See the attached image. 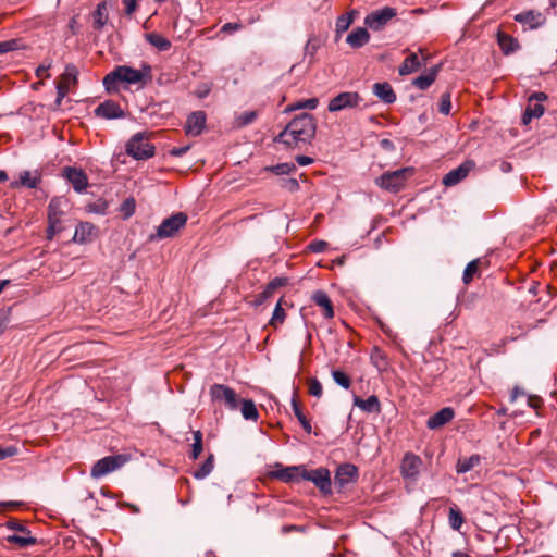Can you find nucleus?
I'll use <instances>...</instances> for the list:
<instances>
[{"instance_id": "nucleus-1", "label": "nucleus", "mask_w": 557, "mask_h": 557, "mask_svg": "<svg viewBox=\"0 0 557 557\" xmlns=\"http://www.w3.org/2000/svg\"><path fill=\"white\" fill-rule=\"evenodd\" d=\"M315 129L314 117L309 113H302L285 126L275 137V141L285 145L287 148H295L300 144H309L314 138Z\"/></svg>"}, {"instance_id": "nucleus-2", "label": "nucleus", "mask_w": 557, "mask_h": 557, "mask_svg": "<svg viewBox=\"0 0 557 557\" xmlns=\"http://www.w3.org/2000/svg\"><path fill=\"white\" fill-rule=\"evenodd\" d=\"M144 79L140 70L127 65H119L103 78V85L108 91H115L120 83L138 84Z\"/></svg>"}, {"instance_id": "nucleus-3", "label": "nucleus", "mask_w": 557, "mask_h": 557, "mask_svg": "<svg viewBox=\"0 0 557 557\" xmlns=\"http://www.w3.org/2000/svg\"><path fill=\"white\" fill-rule=\"evenodd\" d=\"M412 173V168H401L395 171H387L375 178V184L388 193H398L405 187Z\"/></svg>"}, {"instance_id": "nucleus-4", "label": "nucleus", "mask_w": 557, "mask_h": 557, "mask_svg": "<svg viewBox=\"0 0 557 557\" xmlns=\"http://www.w3.org/2000/svg\"><path fill=\"white\" fill-rule=\"evenodd\" d=\"M187 219V214L184 212L172 214L161 222L156 233L149 236V240L156 242L175 236L186 225Z\"/></svg>"}, {"instance_id": "nucleus-5", "label": "nucleus", "mask_w": 557, "mask_h": 557, "mask_svg": "<svg viewBox=\"0 0 557 557\" xmlns=\"http://www.w3.org/2000/svg\"><path fill=\"white\" fill-rule=\"evenodd\" d=\"M210 400L213 404L224 406L230 411L239 409V397L230 386L214 383L209 388Z\"/></svg>"}, {"instance_id": "nucleus-6", "label": "nucleus", "mask_w": 557, "mask_h": 557, "mask_svg": "<svg viewBox=\"0 0 557 557\" xmlns=\"http://www.w3.org/2000/svg\"><path fill=\"white\" fill-rule=\"evenodd\" d=\"M126 152L135 160H145L153 157L154 146L144 133H137L126 144Z\"/></svg>"}, {"instance_id": "nucleus-7", "label": "nucleus", "mask_w": 557, "mask_h": 557, "mask_svg": "<svg viewBox=\"0 0 557 557\" xmlns=\"http://www.w3.org/2000/svg\"><path fill=\"white\" fill-rule=\"evenodd\" d=\"M127 460L125 455L107 456L92 466L90 474L94 479L102 478L123 467Z\"/></svg>"}, {"instance_id": "nucleus-8", "label": "nucleus", "mask_w": 557, "mask_h": 557, "mask_svg": "<svg viewBox=\"0 0 557 557\" xmlns=\"http://www.w3.org/2000/svg\"><path fill=\"white\" fill-rule=\"evenodd\" d=\"M302 480L312 482L324 495L332 493L331 473L325 468L321 467L310 471L305 468Z\"/></svg>"}, {"instance_id": "nucleus-9", "label": "nucleus", "mask_w": 557, "mask_h": 557, "mask_svg": "<svg viewBox=\"0 0 557 557\" xmlns=\"http://www.w3.org/2000/svg\"><path fill=\"white\" fill-rule=\"evenodd\" d=\"M546 99L547 95L545 92H534L529 97L521 119L523 125H528L533 119H539L544 114L545 108L542 102Z\"/></svg>"}, {"instance_id": "nucleus-10", "label": "nucleus", "mask_w": 557, "mask_h": 557, "mask_svg": "<svg viewBox=\"0 0 557 557\" xmlns=\"http://www.w3.org/2000/svg\"><path fill=\"white\" fill-rule=\"evenodd\" d=\"M397 12L394 8L385 7L368 14L364 24L372 30L377 32L384 28L389 21L396 16Z\"/></svg>"}, {"instance_id": "nucleus-11", "label": "nucleus", "mask_w": 557, "mask_h": 557, "mask_svg": "<svg viewBox=\"0 0 557 557\" xmlns=\"http://www.w3.org/2000/svg\"><path fill=\"white\" fill-rule=\"evenodd\" d=\"M361 101V97L358 92L344 91L332 98L329 102V111L337 112L345 109L355 108Z\"/></svg>"}, {"instance_id": "nucleus-12", "label": "nucleus", "mask_w": 557, "mask_h": 557, "mask_svg": "<svg viewBox=\"0 0 557 557\" xmlns=\"http://www.w3.org/2000/svg\"><path fill=\"white\" fill-rule=\"evenodd\" d=\"M359 476L358 468L351 463H342L337 467L334 478V484L338 490L357 481Z\"/></svg>"}, {"instance_id": "nucleus-13", "label": "nucleus", "mask_w": 557, "mask_h": 557, "mask_svg": "<svg viewBox=\"0 0 557 557\" xmlns=\"http://www.w3.org/2000/svg\"><path fill=\"white\" fill-rule=\"evenodd\" d=\"M475 163L472 160H467L458 168L449 171L442 180L445 186H455L467 177L469 172L474 169Z\"/></svg>"}, {"instance_id": "nucleus-14", "label": "nucleus", "mask_w": 557, "mask_h": 557, "mask_svg": "<svg viewBox=\"0 0 557 557\" xmlns=\"http://www.w3.org/2000/svg\"><path fill=\"white\" fill-rule=\"evenodd\" d=\"M64 177L72 184L73 188L77 193L85 191L88 185V177L86 173L76 168L66 166L63 169Z\"/></svg>"}, {"instance_id": "nucleus-15", "label": "nucleus", "mask_w": 557, "mask_h": 557, "mask_svg": "<svg viewBox=\"0 0 557 557\" xmlns=\"http://www.w3.org/2000/svg\"><path fill=\"white\" fill-rule=\"evenodd\" d=\"M305 466L278 467L272 472V476L284 482H298L304 476Z\"/></svg>"}, {"instance_id": "nucleus-16", "label": "nucleus", "mask_w": 557, "mask_h": 557, "mask_svg": "<svg viewBox=\"0 0 557 557\" xmlns=\"http://www.w3.org/2000/svg\"><path fill=\"white\" fill-rule=\"evenodd\" d=\"M95 114L99 117H103V119H108V120L121 119V117H124V115H125V113H124L123 109L120 107V104H117L116 102H114L112 100H107V101L100 103L95 109Z\"/></svg>"}, {"instance_id": "nucleus-17", "label": "nucleus", "mask_w": 557, "mask_h": 557, "mask_svg": "<svg viewBox=\"0 0 557 557\" xmlns=\"http://www.w3.org/2000/svg\"><path fill=\"white\" fill-rule=\"evenodd\" d=\"M422 460L419 456L407 453L401 462V474L404 478L416 479L419 474Z\"/></svg>"}, {"instance_id": "nucleus-18", "label": "nucleus", "mask_w": 557, "mask_h": 557, "mask_svg": "<svg viewBox=\"0 0 557 557\" xmlns=\"http://www.w3.org/2000/svg\"><path fill=\"white\" fill-rule=\"evenodd\" d=\"M206 125V114L202 111L193 112L186 121L185 132L187 135L198 136Z\"/></svg>"}, {"instance_id": "nucleus-19", "label": "nucleus", "mask_w": 557, "mask_h": 557, "mask_svg": "<svg viewBox=\"0 0 557 557\" xmlns=\"http://www.w3.org/2000/svg\"><path fill=\"white\" fill-rule=\"evenodd\" d=\"M455 417V411L450 407L442 408L440 411L431 416L426 421L430 430H436L450 422Z\"/></svg>"}, {"instance_id": "nucleus-20", "label": "nucleus", "mask_w": 557, "mask_h": 557, "mask_svg": "<svg viewBox=\"0 0 557 557\" xmlns=\"http://www.w3.org/2000/svg\"><path fill=\"white\" fill-rule=\"evenodd\" d=\"M78 77V69L76 65L70 63L65 66L64 72L60 76V79L57 83V88H63L65 91L70 92L71 88L76 86Z\"/></svg>"}, {"instance_id": "nucleus-21", "label": "nucleus", "mask_w": 557, "mask_h": 557, "mask_svg": "<svg viewBox=\"0 0 557 557\" xmlns=\"http://www.w3.org/2000/svg\"><path fill=\"white\" fill-rule=\"evenodd\" d=\"M96 236V227L89 222H81L75 228L73 242L77 244L90 243Z\"/></svg>"}, {"instance_id": "nucleus-22", "label": "nucleus", "mask_w": 557, "mask_h": 557, "mask_svg": "<svg viewBox=\"0 0 557 557\" xmlns=\"http://www.w3.org/2000/svg\"><path fill=\"white\" fill-rule=\"evenodd\" d=\"M312 301L323 309V317L332 319L334 317V308L329 295L321 289L315 290L311 296Z\"/></svg>"}, {"instance_id": "nucleus-23", "label": "nucleus", "mask_w": 557, "mask_h": 557, "mask_svg": "<svg viewBox=\"0 0 557 557\" xmlns=\"http://www.w3.org/2000/svg\"><path fill=\"white\" fill-rule=\"evenodd\" d=\"M515 20L530 29L542 26L545 22V17L542 13L535 11L521 12L516 15Z\"/></svg>"}, {"instance_id": "nucleus-24", "label": "nucleus", "mask_w": 557, "mask_h": 557, "mask_svg": "<svg viewBox=\"0 0 557 557\" xmlns=\"http://www.w3.org/2000/svg\"><path fill=\"white\" fill-rule=\"evenodd\" d=\"M373 94L384 103L391 104L396 101V94L387 82L375 83L372 87Z\"/></svg>"}, {"instance_id": "nucleus-25", "label": "nucleus", "mask_w": 557, "mask_h": 557, "mask_svg": "<svg viewBox=\"0 0 557 557\" xmlns=\"http://www.w3.org/2000/svg\"><path fill=\"white\" fill-rule=\"evenodd\" d=\"M354 406L358 407L364 412L368 413H380L381 412V403L375 395L369 396L367 399H362L359 396L354 397Z\"/></svg>"}, {"instance_id": "nucleus-26", "label": "nucleus", "mask_w": 557, "mask_h": 557, "mask_svg": "<svg viewBox=\"0 0 557 557\" xmlns=\"http://www.w3.org/2000/svg\"><path fill=\"white\" fill-rule=\"evenodd\" d=\"M440 66L435 65L429 70L428 73L421 74L413 79L412 85L420 90H426L436 79Z\"/></svg>"}, {"instance_id": "nucleus-27", "label": "nucleus", "mask_w": 557, "mask_h": 557, "mask_svg": "<svg viewBox=\"0 0 557 557\" xmlns=\"http://www.w3.org/2000/svg\"><path fill=\"white\" fill-rule=\"evenodd\" d=\"M41 181V176L39 173L33 174L30 171H23L20 174V181L11 183V187L17 188L20 186L28 187V188H37L38 184Z\"/></svg>"}, {"instance_id": "nucleus-28", "label": "nucleus", "mask_w": 557, "mask_h": 557, "mask_svg": "<svg viewBox=\"0 0 557 557\" xmlns=\"http://www.w3.org/2000/svg\"><path fill=\"white\" fill-rule=\"evenodd\" d=\"M369 39L370 35L367 28L358 27L347 36L346 41L352 48H360L364 46Z\"/></svg>"}, {"instance_id": "nucleus-29", "label": "nucleus", "mask_w": 557, "mask_h": 557, "mask_svg": "<svg viewBox=\"0 0 557 557\" xmlns=\"http://www.w3.org/2000/svg\"><path fill=\"white\" fill-rule=\"evenodd\" d=\"M145 39L158 51H168L172 47L171 41L166 37L156 32L145 34Z\"/></svg>"}, {"instance_id": "nucleus-30", "label": "nucleus", "mask_w": 557, "mask_h": 557, "mask_svg": "<svg viewBox=\"0 0 557 557\" xmlns=\"http://www.w3.org/2000/svg\"><path fill=\"white\" fill-rule=\"evenodd\" d=\"M239 408L244 419L251 420L253 422L258 421L259 412L252 399H239Z\"/></svg>"}, {"instance_id": "nucleus-31", "label": "nucleus", "mask_w": 557, "mask_h": 557, "mask_svg": "<svg viewBox=\"0 0 557 557\" xmlns=\"http://www.w3.org/2000/svg\"><path fill=\"white\" fill-rule=\"evenodd\" d=\"M421 67V62L417 53H410L399 66V74L401 76L411 74Z\"/></svg>"}, {"instance_id": "nucleus-32", "label": "nucleus", "mask_w": 557, "mask_h": 557, "mask_svg": "<svg viewBox=\"0 0 557 557\" xmlns=\"http://www.w3.org/2000/svg\"><path fill=\"white\" fill-rule=\"evenodd\" d=\"M481 462V456L478 454H474L467 458H460L457 461L456 465V471L457 473H466L479 466Z\"/></svg>"}, {"instance_id": "nucleus-33", "label": "nucleus", "mask_w": 557, "mask_h": 557, "mask_svg": "<svg viewBox=\"0 0 557 557\" xmlns=\"http://www.w3.org/2000/svg\"><path fill=\"white\" fill-rule=\"evenodd\" d=\"M465 523V517L456 504H451L448 511V524L454 531H459Z\"/></svg>"}, {"instance_id": "nucleus-34", "label": "nucleus", "mask_w": 557, "mask_h": 557, "mask_svg": "<svg viewBox=\"0 0 557 557\" xmlns=\"http://www.w3.org/2000/svg\"><path fill=\"white\" fill-rule=\"evenodd\" d=\"M292 409H293L295 417L297 418V420L301 424L302 429L305 430V432L310 434L312 432L311 423L307 419V417L304 414V412L300 408V405L297 400L296 394H294V396L292 398Z\"/></svg>"}, {"instance_id": "nucleus-35", "label": "nucleus", "mask_w": 557, "mask_h": 557, "mask_svg": "<svg viewBox=\"0 0 557 557\" xmlns=\"http://www.w3.org/2000/svg\"><path fill=\"white\" fill-rule=\"evenodd\" d=\"M497 41L505 54H509L519 48V42L517 39L505 33L498 34Z\"/></svg>"}, {"instance_id": "nucleus-36", "label": "nucleus", "mask_w": 557, "mask_h": 557, "mask_svg": "<svg viewBox=\"0 0 557 557\" xmlns=\"http://www.w3.org/2000/svg\"><path fill=\"white\" fill-rule=\"evenodd\" d=\"M214 468V456L210 454L207 459L194 471L193 476L197 480H202L208 476Z\"/></svg>"}, {"instance_id": "nucleus-37", "label": "nucleus", "mask_w": 557, "mask_h": 557, "mask_svg": "<svg viewBox=\"0 0 557 557\" xmlns=\"http://www.w3.org/2000/svg\"><path fill=\"white\" fill-rule=\"evenodd\" d=\"M5 540L8 543L16 545L17 547H21V548L35 545L37 542V540L35 537L30 536V534L8 535Z\"/></svg>"}, {"instance_id": "nucleus-38", "label": "nucleus", "mask_w": 557, "mask_h": 557, "mask_svg": "<svg viewBox=\"0 0 557 557\" xmlns=\"http://www.w3.org/2000/svg\"><path fill=\"white\" fill-rule=\"evenodd\" d=\"M107 5L104 2H101L97 5L94 12V27L100 30L108 22V15L106 13Z\"/></svg>"}, {"instance_id": "nucleus-39", "label": "nucleus", "mask_w": 557, "mask_h": 557, "mask_svg": "<svg viewBox=\"0 0 557 557\" xmlns=\"http://www.w3.org/2000/svg\"><path fill=\"white\" fill-rule=\"evenodd\" d=\"M258 117L257 111H245L236 116L235 119V125L237 127H245L256 121Z\"/></svg>"}, {"instance_id": "nucleus-40", "label": "nucleus", "mask_w": 557, "mask_h": 557, "mask_svg": "<svg viewBox=\"0 0 557 557\" xmlns=\"http://www.w3.org/2000/svg\"><path fill=\"white\" fill-rule=\"evenodd\" d=\"M193 436H194V443L191 446V451H190L189 458L193 460H196L200 456L202 448H203L202 433L200 431H195L193 433Z\"/></svg>"}, {"instance_id": "nucleus-41", "label": "nucleus", "mask_w": 557, "mask_h": 557, "mask_svg": "<svg viewBox=\"0 0 557 557\" xmlns=\"http://www.w3.org/2000/svg\"><path fill=\"white\" fill-rule=\"evenodd\" d=\"M479 263L480 260L474 259L467 264L462 275V281L465 284H469L473 276L479 272Z\"/></svg>"}, {"instance_id": "nucleus-42", "label": "nucleus", "mask_w": 557, "mask_h": 557, "mask_svg": "<svg viewBox=\"0 0 557 557\" xmlns=\"http://www.w3.org/2000/svg\"><path fill=\"white\" fill-rule=\"evenodd\" d=\"M136 201L134 198L125 199L120 206V212L123 214L124 219L131 218L135 213Z\"/></svg>"}, {"instance_id": "nucleus-43", "label": "nucleus", "mask_w": 557, "mask_h": 557, "mask_svg": "<svg viewBox=\"0 0 557 557\" xmlns=\"http://www.w3.org/2000/svg\"><path fill=\"white\" fill-rule=\"evenodd\" d=\"M332 377L335 381V383L342 386L343 388L348 389L350 387L351 381L345 372L341 370H333Z\"/></svg>"}, {"instance_id": "nucleus-44", "label": "nucleus", "mask_w": 557, "mask_h": 557, "mask_svg": "<svg viewBox=\"0 0 557 557\" xmlns=\"http://www.w3.org/2000/svg\"><path fill=\"white\" fill-rule=\"evenodd\" d=\"M285 320V311L282 307L281 301H278L274 308L272 318L270 320V325L277 327V325L282 324Z\"/></svg>"}, {"instance_id": "nucleus-45", "label": "nucleus", "mask_w": 557, "mask_h": 557, "mask_svg": "<svg viewBox=\"0 0 557 557\" xmlns=\"http://www.w3.org/2000/svg\"><path fill=\"white\" fill-rule=\"evenodd\" d=\"M371 360H372V363L377 369L385 368L387 364L386 357H385L384 352L377 347L373 348V350L371 352Z\"/></svg>"}, {"instance_id": "nucleus-46", "label": "nucleus", "mask_w": 557, "mask_h": 557, "mask_svg": "<svg viewBox=\"0 0 557 557\" xmlns=\"http://www.w3.org/2000/svg\"><path fill=\"white\" fill-rule=\"evenodd\" d=\"M295 169H296V166L293 163H280L276 165L269 166L265 170H269L276 175H283V174L290 173Z\"/></svg>"}, {"instance_id": "nucleus-47", "label": "nucleus", "mask_w": 557, "mask_h": 557, "mask_svg": "<svg viewBox=\"0 0 557 557\" xmlns=\"http://www.w3.org/2000/svg\"><path fill=\"white\" fill-rule=\"evenodd\" d=\"M319 104L318 98H310L306 100L297 101L295 104L292 106V110H300V109H309L314 110Z\"/></svg>"}, {"instance_id": "nucleus-48", "label": "nucleus", "mask_w": 557, "mask_h": 557, "mask_svg": "<svg viewBox=\"0 0 557 557\" xmlns=\"http://www.w3.org/2000/svg\"><path fill=\"white\" fill-rule=\"evenodd\" d=\"M450 109H451L450 94L449 92H444L441 96V101H440V104H438V111L442 114H444V115H448L450 113Z\"/></svg>"}, {"instance_id": "nucleus-49", "label": "nucleus", "mask_w": 557, "mask_h": 557, "mask_svg": "<svg viewBox=\"0 0 557 557\" xmlns=\"http://www.w3.org/2000/svg\"><path fill=\"white\" fill-rule=\"evenodd\" d=\"M287 280L283 277H275L273 278L268 285L264 290L265 297L270 296L276 288L284 286L286 284Z\"/></svg>"}, {"instance_id": "nucleus-50", "label": "nucleus", "mask_w": 557, "mask_h": 557, "mask_svg": "<svg viewBox=\"0 0 557 557\" xmlns=\"http://www.w3.org/2000/svg\"><path fill=\"white\" fill-rule=\"evenodd\" d=\"M309 394L320 398L323 394L322 384L318 379H310L309 381Z\"/></svg>"}, {"instance_id": "nucleus-51", "label": "nucleus", "mask_w": 557, "mask_h": 557, "mask_svg": "<svg viewBox=\"0 0 557 557\" xmlns=\"http://www.w3.org/2000/svg\"><path fill=\"white\" fill-rule=\"evenodd\" d=\"M5 525L8 529L18 531L23 534H30V531L15 519L9 520Z\"/></svg>"}, {"instance_id": "nucleus-52", "label": "nucleus", "mask_w": 557, "mask_h": 557, "mask_svg": "<svg viewBox=\"0 0 557 557\" xmlns=\"http://www.w3.org/2000/svg\"><path fill=\"white\" fill-rule=\"evenodd\" d=\"M351 22H352V18L349 15H342V16H339L337 18V21H336V28H337V30L338 32L346 30L349 27V25L351 24Z\"/></svg>"}, {"instance_id": "nucleus-53", "label": "nucleus", "mask_w": 557, "mask_h": 557, "mask_svg": "<svg viewBox=\"0 0 557 557\" xmlns=\"http://www.w3.org/2000/svg\"><path fill=\"white\" fill-rule=\"evenodd\" d=\"M327 247V243L324 240H313L309 244L308 248L314 253L323 252Z\"/></svg>"}, {"instance_id": "nucleus-54", "label": "nucleus", "mask_w": 557, "mask_h": 557, "mask_svg": "<svg viewBox=\"0 0 557 557\" xmlns=\"http://www.w3.org/2000/svg\"><path fill=\"white\" fill-rule=\"evenodd\" d=\"M61 224L57 223L54 220L53 222H48L47 238L51 240L55 234L61 232Z\"/></svg>"}, {"instance_id": "nucleus-55", "label": "nucleus", "mask_w": 557, "mask_h": 557, "mask_svg": "<svg viewBox=\"0 0 557 557\" xmlns=\"http://www.w3.org/2000/svg\"><path fill=\"white\" fill-rule=\"evenodd\" d=\"M18 449L15 446L0 447V460L15 456Z\"/></svg>"}, {"instance_id": "nucleus-56", "label": "nucleus", "mask_w": 557, "mask_h": 557, "mask_svg": "<svg viewBox=\"0 0 557 557\" xmlns=\"http://www.w3.org/2000/svg\"><path fill=\"white\" fill-rule=\"evenodd\" d=\"M282 187L289 191H297L299 189V183L296 178L283 180Z\"/></svg>"}, {"instance_id": "nucleus-57", "label": "nucleus", "mask_w": 557, "mask_h": 557, "mask_svg": "<svg viewBox=\"0 0 557 557\" xmlns=\"http://www.w3.org/2000/svg\"><path fill=\"white\" fill-rule=\"evenodd\" d=\"M48 209V222H53L54 220L57 223L61 224L60 212L54 208L53 201L49 203Z\"/></svg>"}, {"instance_id": "nucleus-58", "label": "nucleus", "mask_w": 557, "mask_h": 557, "mask_svg": "<svg viewBox=\"0 0 557 557\" xmlns=\"http://www.w3.org/2000/svg\"><path fill=\"white\" fill-rule=\"evenodd\" d=\"M126 15H132L137 9V0H122Z\"/></svg>"}, {"instance_id": "nucleus-59", "label": "nucleus", "mask_w": 557, "mask_h": 557, "mask_svg": "<svg viewBox=\"0 0 557 557\" xmlns=\"http://www.w3.org/2000/svg\"><path fill=\"white\" fill-rule=\"evenodd\" d=\"M243 28V25L240 23H226L221 27L222 33H235Z\"/></svg>"}, {"instance_id": "nucleus-60", "label": "nucleus", "mask_w": 557, "mask_h": 557, "mask_svg": "<svg viewBox=\"0 0 557 557\" xmlns=\"http://www.w3.org/2000/svg\"><path fill=\"white\" fill-rule=\"evenodd\" d=\"M15 47L16 42L14 40L0 41V55L14 50Z\"/></svg>"}, {"instance_id": "nucleus-61", "label": "nucleus", "mask_w": 557, "mask_h": 557, "mask_svg": "<svg viewBox=\"0 0 557 557\" xmlns=\"http://www.w3.org/2000/svg\"><path fill=\"white\" fill-rule=\"evenodd\" d=\"M528 405L533 409H539L542 406V398L539 396H528Z\"/></svg>"}, {"instance_id": "nucleus-62", "label": "nucleus", "mask_w": 557, "mask_h": 557, "mask_svg": "<svg viewBox=\"0 0 557 557\" xmlns=\"http://www.w3.org/2000/svg\"><path fill=\"white\" fill-rule=\"evenodd\" d=\"M524 395H525V392L521 387L515 386L510 393V401L515 403L518 399V397L524 396Z\"/></svg>"}, {"instance_id": "nucleus-63", "label": "nucleus", "mask_w": 557, "mask_h": 557, "mask_svg": "<svg viewBox=\"0 0 557 557\" xmlns=\"http://www.w3.org/2000/svg\"><path fill=\"white\" fill-rule=\"evenodd\" d=\"M296 161L299 165L306 166V165L311 164L313 162V159L311 157H307V156H297Z\"/></svg>"}, {"instance_id": "nucleus-64", "label": "nucleus", "mask_w": 557, "mask_h": 557, "mask_svg": "<svg viewBox=\"0 0 557 557\" xmlns=\"http://www.w3.org/2000/svg\"><path fill=\"white\" fill-rule=\"evenodd\" d=\"M188 150H189V146H184V147L173 148V149L171 150V154L176 156V157H182V156H184Z\"/></svg>"}]
</instances>
